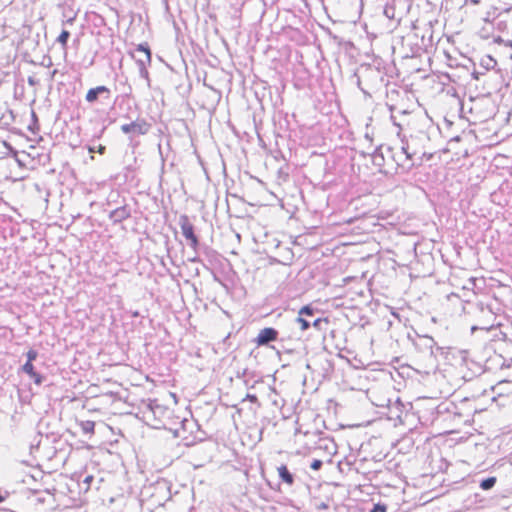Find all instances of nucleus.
<instances>
[{
    "instance_id": "nucleus-1",
    "label": "nucleus",
    "mask_w": 512,
    "mask_h": 512,
    "mask_svg": "<svg viewBox=\"0 0 512 512\" xmlns=\"http://www.w3.org/2000/svg\"><path fill=\"white\" fill-rule=\"evenodd\" d=\"M471 334L476 332L489 333V336H482L481 341H509L512 342V322H498L490 326H472Z\"/></svg>"
},
{
    "instance_id": "nucleus-2",
    "label": "nucleus",
    "mask_w": 512,
    "mask_h": 512,
    "mask_svg": "<svg viewBox=\"0 0 512 512\" xmlns=\"http://www.w3.org/2000/svg\"><path fill=\"white\" fill-rule=\"evenodd\" d=\"M388 108L391 112L390 120H391L392 124L398 128L397 136L401 140L402 153L405 155L407 160H412L413 156H415L419 152L418 149L416 148V144H415L417 137L413 136L412 134L409 137H407L405 134H402L401 131L403 130V128L405 126H409V122H407V123L399 122L396 114H394V111L396 109L395 106L388 105Z\"/></svg>"
},
{
    "instance_id": "nucleus-3",
    "label": "nucleus",
    "mask_w": 512,
    "mask_h": 512,
    "mask_svg": "<svg viewBox=\"0 0 512 512\" xmlns=\"http://www.w3.org/2000/svg\"><path fill=\"white\" fill-rule=\"evenodd\" d=\"M315 312L316 309L312 304H309L302 307L277 308L265 316L283 318L284 320H304L303 316L315 317Z\"/></svg>"
},
{
    "instance_id": "nucleus-4",
    "label": "nucleus",
    "mask_w": 512,
    "mask_h": 512,
    "mask_svg": "<svg viewBox=\"0 0 512 512\" xmlns=\"http://www.w3.org/2000/svg\"><path fill=\"white\" fill-rule=\"evenodd\" d=\"M131 57L136 61L139 74L142 78H148L147 66L151 63V51L147 43L139 44L133 51L130 52Z\"/></svg>"
},
{
    "instance_id": "nucleus-5",
    "label": "nucleus",
    "mask_w": 512,
    "mask_h": 512,
    "mask_svg": "<svg viewBox=\"0 0 512 512\" xmlns=\"http://www.w3.org/2000/svg\"><path fill=\"white\" fill-rule=\"evenodd\" d=\"M179 226L183 236L189 241V246L196 251L199 246V239L195 234L194 226L187 215L183 214L179 217Z\"/></svg>"
},
{
    "instance_id": "nucleus-6",
    "label": "nucleus",
    "mask_w": 512,
    "mask_h": 512,
    "mask_svg": "<svg viewBox=\"0 0 512 512\" xmlns=\"http://www.w3.org/2000/svg\"><path fill=\"white\" fill-rule=\"evenodd\" d=\"M279 332L272 327H266L261 329L258 333L257 337L254 339V342L257 346H267L271 342L278 340Z\"/></svg>"
},
{
    "instance_id": "nucleus-7",
    "label": "nucleus",
    "mask_w": 512,
    "mask_h": 512,
    "mask_svg": "<svg viewBox=\"0 0 512 512\" xmlns=\"http://www.w3.org/2000/svg\"><path fill=\"white\" fill-rule=\"evenodd\" d=\"M111 97V90L104 85L97 86L94 88H91L88 90L85 96V100L93 104L95 103L99 98H102L103 100H110Z\"/></svg>"
},
{
    "instance_id": "nucleus-8",
    "label": "nucleus",
    "mask_w": 512,
    "mask_h": 512,
    "mask_svg": "<svg viewBox=\"0 0 512 512\" xmlns=\"http://www.w3.org/2000/svg\"><path fill=\"white\" fill-rule=\"evenodd\" d=\"M131 217V207L128 204H123L111 210L108 214L109 220L113 224H119Z\"/></svg>"
},
{
    "instance_id": "nucleus-9",
    "label": "nucleus",
    "mask_w": 512,
    "mask_h": 512,
    "mask_svg": "<svg viewBox=\"0 0 512 512\" xmlns=\"http://www.w3.org/2000/svg\"><path fill=\"white\" fill-rule=\"evenodd\" d=\"M149 128L150 125L146 121L141 120L123 124L121 126V131L125 134L133 133L136 135H145L146 133H148Z\"/></svg>"
},
{
    "instance_id": "nucleus-10",
    "label": "nucleus",
    "mask_w": 512,
    "mask_h": 512,
    "mask_svg": "<svg viewBox=\"0 0 512 512\" xmlns=\"http://www.w3.org/2000/svg\"><path fill=\"white\" fill-rule=\"evenodd\" d=\"M415 335L418 337L420 342L415 343V346L420 349L428 350L430 355H433V347L436 344L433 337L427 335V334H421L417 330H413Z\"/></svg>"
},
{
    "instance_id": "nucleus-11",
    "label": "nucleus",
    "mask_w": 512,
    "mask_h": 512,
    "mask_svg": "<svg viewBox=\"0 0 512 512\" xmlns=\"http://www.w3.org/2000/svg\"><path fill=\"white\" fill-rule=\"evenodd\" d=\"M278 476L285 484L292 486L294 484V475L289 471L286 465L277 468Z\"/></svg>"
},
{
    "instance_id": "nucleus-12",
    "label": "nucleus",
    "mask_w": 512,
    "mask_h": 512,
    "mask_svg": "<svg viewBox=\"0 0 512 512\" xmlns=\"http://www.w3.org/2000/svg\"><path fill=\"white\" fill-rule=\"evenodd\" d=\"M80 427H81L82 432L84 434H93L94 433V428H95V422L94 421H90V420L81 421L80 422Z\"/></svg>"
},
{
    "instance_id": "nucleus-13",
    "label": "nucleus",
    "mask_w": 512,
    "mask_h": 512,
    "mask_svg": "<svg viewBox=\"0 0 512 512\" xmlns=\"http://www.w3.org/2000/svg\"><path fill=\"white\" fill-rule=\"evenodd\" d=\"M496 477H488L486 479H483L481 482H480V487L483 489V490H490L491 488H493L496 484Z\"/></svg>"
},
{
    "instance_id": "nucleus-14",
    "label": "nucleus",
    "mask_w": 512,
    "mask_h": 512,
    "mask_svg": "<svg viewBox=\"0 0 512 512\" xmlns=\"http://www.w3.org/2000/svg\"><path fill=\"white\" fill-rule=\"evenodd\" d=\"M87 149H88L89 153H91V154L99 153V154L103 155L106 151V147L101 144H99V145L88 144Z\"/></svg>"
},
{
    "instance_id": "nucleus-15",
    "label": "nucleus",
    "mask_w": 512,
    "mask_h": 512,
    "mask_svg": "<svg viewBox=\"0 0 512 512\" xmlns=\"http://www.w3.org/2000/svg\"><path fill=\"white\" fill-rule=\"evenodd\" d=\"M398 115L397 116V119L399 122H402V123H407L409 122V124L411 123L412 120H414V116L411 117V119H408L406 120L407 117L411 116V113L408 111V110H400L398 111Z\"/></svg>"
},
{
    "instance_id": "nucleus-16",
    "label": "nucleus",
    "mask_w": 512,
    "mask_h": 512,
    "mask_svg": "<svg viewBox=\"0 0 512 512\" xmlns=\"http://www.w3.org/2000/svg\"><path fill=\"white\" fill-rule=\"evenodd\" d=\"M373 163L375 165L381 166L384 161L383 154L380 151V148H376L375 151L372 154Z\"/></svg>"
},
{
    "instance_id": "nucleus-17",
    "label": "nucleus",
    "mask_w": 512,
    "mask_h": 512,
    "mask_svg": "<svg viewBox=\"0 0 512 512\" xmlns=\"http://www.w3.org/2000/svg\"><path fill=\"white\" fill-rule=\"evenodd\" d=\"M300 323V330L301 331H305L307 329H309L311 327V325L316 329V330H321V324L322 322H299Z\"/></svg>"
},
{
    "instance_id": "nucleus-18",
    "label": "nucleus",
    "mask_w": 512,
    "mask_h": 512,
    "mask_svg": "<svg viewBox=\"0 0 512 512\" xmlns=\"http://www.w3.org/2000/svg\"><path fill=\"white\" fill-rule=\"evenodd\" d=\"M155 490L157 492H167V493H170V487L168 485V482H166V481H158L156 483Z\"/></svg>"
},
{
    "instance_id": "nucleus-19",
    "label": "nucleus",
    "mask_w": 512,
    "mask_h": 512,
    "mask_svg": "<svg viewBox=\"0 0 512 512\" xmlns=\"http://www.w3.org/2000/svg\"><path fill=\"white\" fill-rule=\"evenodd\" d=\"M69 37H70V33H69V31H67V30H63V31L60 33V35L58 36L57 41H58L60 44H62V45H66V44H67V41H68V39H69Z\"/></svg>"
},
{
    "instance_id": "nucleus-20",
    "label": "nucleus",
    "mask_w": 512,
    "mask_h": 512,
    "mask_svg": "<svg viewBox=\"0 0 512 512\" xmlns=\"http://www.w3.org/2000/svg\"><path fill=\"white\" fill-rule=\"evenodd\" d=\"M22 370H23L24 373L28 374L29 376L34 375V372H35L34 365L32 363H30V362H26L22 366Z\"/></svg>"
},
{
    "instance_id": "nucleus-21",
    "label": "nucleus",
    "mask_w": 512,
    "mask_h": 512,
    "mask_svg": "<svg viewBox=\"0 0 512 512\" xmlns=\"http://www.w3.org/2000/svg\"><path fill=\"white\" fill-rule=\"evenodd\" d=\"M366 77L370 79L379 77L381 80H383V77L380 76V72L371 68L366 70Z\"/></svg>"
},
{
    "instance_id": "nucleus-22",
    "label": "nucleus",
    "mask_w": 512,
    "mask_h": 512,
    "mask_svg": "<svg viewBox=\"0 0 512 512\" xmlns=\"http://www.w3.org/2000/svg\"><path fill=\"white\" fill-rule=\"evenodd\" d=\"M384 15L388 18V19H394L395 17V9L394 7L392 6H386L384 8Z\"/></svg>"
},
{
    "instance_id": "nucleus-23",
    "label": "nucleus",
    "mask_w": 512,
    "mask_h": 512,
    "mask_svg": "<svg viewBox=\"0 0 512 512\" xmlns=\"http://www.w3.org/2000/svg\"><path fill=\"white\" fill-rule=\"evenodd\" d=\"M26 357H27V361L26 362L32 363L38 357V352L36 350H34V349H30L26 353Z\"/></svg>"
},
{
    "instance_id": "nucleus-24",
    "label": "nucleus",
    "mask_w": 512,
    "mask_h": 512,
    "mask_svg": "<svg viewBox=\"0 0 512 512\" xmlns=\"http://www.w3.org/2000/svg\"><path fill=\"white\" fill-rule=\"evenodd\" d=\"M30 378L33 379L34 383L37 385H41L43 383V381L45 380V377L40 375L36 371L34 372V375L30 376Z\"/></svg>"
},
{
    "instance_id": "nucleus-25",
    "label": "nucleus",
    "mask_w": 512,
    "mask_h": 512,
    "mask_svg": "<svg viewBox=\"0 0 512 512\" xmlns=\"http://www.w3.org/2000/svg\"><path fill=\"white\" fill-rule=\"evenodd\" d=\"M387 506L382 503H377L373 506V508L369 512H386Z\"/></svg>"
},
{
    "instance_id": "nucleus-26",
    "label": "nucleus",
    "mask_w": 512,
    "mask_h": 512,
    "mask_svg": "<svg viewBox=\"0 0 512 512\" xmlns=\"http://www.w3.org/2000/svg\"><path fill=\"white\" fill-rule=\"evenodd\" d=\"M322 465H323V462H322L321 460H319V459H314V460L312 461V463L310 464V468H311L312 470L317 471V470L321 469Z\"/></svg>"
},
{
    "instance_id": "nucleus-27",
    "label": "nucleus",
    "mask_w": 512,
    "mask_h": 512,
    "mask_svg": "<svg viewBox=\"0 0 512 512\" xmlns=\"http://www.w3.org/2000/svg\"><path fill=\"white\" fill-rule=\"evenodd\" d=\"M245 400H249L250 402L255 403L258 406H260L258 398L255 394H247L246 397L243 399V401H245Z\"/></svg>"
},
{
    "instance_id": "nucleus-28",
    "label": "nucleus",
    "mask_w": 512,
    "mask_h": 512,
    "mask_svg": "<svg viewBox=\"0 0 512 512\" xmlns=\"http://www.w3.org/2000/svg\"><path fill=\"white\" fill-rule=\"evenodd\" d=\"M413 330H415V329L411 328L410 330H407V338L409 340H411L413 342V344L415 345V343H417L416 338H418V337L415 335Z\"/></svg>"
},
{
    "instance_id": "nucleus-29",
    "label": "nucleus",
    "mask_w": 512,
    "mask_h": 512,
    "mask_svg": "<svg viewBox=\"0 0 512 512\" xmlns=\"http://www.w3.org/2000/svg\"><path fill=\"white\" fill-rule=\"evenodd\" d=\"M460 355H461L462 362L464 364H467V359H468V355H469L468 351L462 350V351H460Z\"/></svg>"
},
{
    "instance_id": "nucleus-30",
    "label": "nucleus",
    "mask_w": 512,
    "mask_h": 512,
    "mask_svg": "<svg viewBox=\"0 0 512 512\" xmlns=\"http://www.w3.org/2000/svg\"><path fill=\"white\" fill-rule=\"evenodd\" d=\"M354 76L357 78V86L360 88V90L364 93V94H368L367 91L361 87V78L357 75V74H354Z\"/></svg>"
},
{
    "instance_id": "nucleus-31",
    "label": "nucleus",
    "mask_w": 512,
    "mask_h": 512,
    "mask_svg": "<svg viewBox=\"0 0 512 512\" xmlns=\"http://www.w3.org/2000/svg\"><path fill=\"white\" fill-rule=\"evenodd\" d=\"M93 479H94V478H93V476L88 475V476H86V477L84 478L83 483H85V484H87V485L89 486V485H90V483L93 481Z\"/></svg>"
},
{
    "instance_id": "nucleus-32",
    "label": "nucleus",
    "mask_w": 512,
    "mask_h": 512,
    "mask_svg": "<svg viewBox=\"0 0 512 512\" xmlns=\"http://www.w3.org/2000/svg\"><path fill=\"white\" fill-rule=\"evenodd\" d=\"M480 2H481V0H465V5H466V6H467V5H469V4H471V5H477V4H479Z\"/></svg>"
},
{
    "instance_id": "nucleus-33",
    "label": "nucleus",
    "mask_w": 512,
    "mask_h": 512,
    "mask_svg": "<svg viewBox=\"0 0 512 512\" xmlns=\"http://www.w3.org/2000/svg\"><path fill=\"white\" fill-rule=\"evenodd\" d=\"M28 83H29V85H32V86H33V85H35V84H36V81H35V79H34L33 77H29V78H28Z\"/></svg>"
},
{
    "instance_id": "nucleus-34",
    "label": "nucleus",
    "mask_w": 512,
    "mask_h": 512,
    "mask_svg": "<svg viewBox=\"0 0 512 512\" xmlns=\"http://www.w3.org/2000/svg\"><path fill=\"white\" fill-rule=\"evenodd\" d=\"M475 334H478L477 337L479 338V340H481V337L482 336H489V333H480V332H476Z\"/></svg>"
},
{
    "instance_id": "nucleus-35",
    "label": "nucleus",
    "mask_w": 512,
    "mask_h": 512,
    "mask_svg": "<svg viewBox=\"0 0 512 512\" xmlns=\"http://www.w3.org/2000/svg\"><path fill=\"white\" fill-rule=\"evenodd\" d=\"M104 130H105V128H103V129L101 130V132H100V134H99V135H97V136H95V137H94V139L92 140V142H94V141H95V139H99V138L101 137V134L104 132Z\"/></svg>"
},
{
    "instance_id": "nucleus-36",
    "label": "nucleus",
    "mask_w": 512,
    "mask_h": 512,
    "mask_svg": "<svg viewBox=\"0 0 512 512\" xmlns=\"http://www.w3.org/2000/svg\"><path fill=\"white\" fill-rule=\"evenodd\" d=\"M192 262H200V259L198 257H193L191 259Z\"/></svg>"
},
{
    "instance_id": "nucleus-37",
    "label": "nucleus",
    "mask_w": 512,
    "mask_h": 512,
    "mask_svg": "<svg viewBox=\"0 0 512 512\" xmlns=\"http://www.w3.org/2000/svg\"><path fill=\"white\" fill-rule=\"evenodd\" d=\"M315 320L317 321H320V320H327V318H322V317H316Z\"/></svg>"
},
{
    "instance_id": "nucleus-38",
    "label": "nucleus",
    "mask_w": 512,
    "mask_h": 512,
    "mask_svg": "<svg viewBox=\"0 0 512 512\" xmlns=\"http://www.w3.org/2000/svg\"><path fill=\"white\" fill-rule=\"evenodd\" d=\"M420 136H421L422 138H426V134H425L424 132H420Z\"/></svg>"
},
{
    "instance_id": "nucleus-39",
    "label": "nucleus",
    "mask_w": 512,
    "mask_h": 512,
    "mask_svg": "<svg viewBox=\"0 0 512 512\" xmlns=\"http://www.w3.org/2000/svg\"><path fill=\"white\" fill-rule=\"evenodd\" d=\"M5 500V497L0 494V503Z\"/></svg>"
},
{
    "instance_id": "nucleus-40",
    "label": "nucleus",
    "mask_w": 512,
    "mask_h": 512,
    "mask_svg": "<svg viewBox=\"0 0 512 512\" xmlns=\"http://www.w3.org/2000/svg\"><path fill=\"white\" fill-rule=\"evenodd\" d=\"M32 117H33L34 119H36V114H35V112H34V111H32Z\"/></svg>"
},
{
    "instance_id": "nucleus-41",
    "label": "nucleus",
    "mask_w": 512,
    "mask_h": 512,
    "mask_svg": "<svg viewBox=\"0 0 512 512\" xmlns=\"http://www.w3.org/2000/svg\"><path fill=\"white\" fill-rule=\"evenodd\" d=\"M490 61H493L494 64H497V61L493 60V58H490Z\"/></svg>"
},
{
    "instance_id": "nucleus-42",
    "label": "nucleus",
    "mask_w": 512,
    "mask_h": 512,
    "mask_svg": "<svg viewBox=\"0 0 512 512\" xmlns=\"http://www.w3.org/2000/svg\"><path fill=\"white\" fill-rule=\"evenodd\" d=\"M490 61H493L494 64H497V61L493 60V58H490Z\"/></svg>"
},
{
    "instance_id": "nucleus-43",
    "label": "nucleus",
    "mask_w": 512,
    "mask_h": 512,
    "mask_svg": "<svg viewBox=\"0 0 512 512\" xmlns=\"http://www.w3.org/2000/svg\"><path fill=\"white\" fill-rule=\"evenodd\" d=\"M490 61H493L494 64H497V61L493 60V58H490Z\"/></svg>"
}]
</instances>
